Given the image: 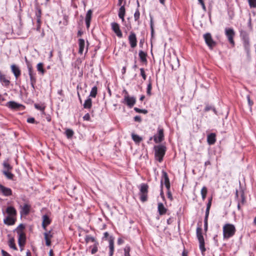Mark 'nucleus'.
<instances>
[{
    "label": "nucleus",
    "instance_id": "nucleus-1",
    "mask_svg": "<svg viewBox=\"0 0 256 256\" xmlns=\"http://www.w3.org/2000/svg\"><path fill=\"white\" fill-rule=\"evenodd\" d=\"M223 236L224 239H228L235 234L236 230L232 224H226L223 226Z\"/></svg>",
    "mask_w": 256,
    "mask_h": 256
},
{
    "label": "nucleus",
    "instance_id": "nucleus-2",
    "mask_svg": "<svg viewBox=\"0 0 256 256\" xmlns=\"http://www.w3.org/2000/svg\"><path fill=\"white\" fill-rule=\"evenodd\" d=\"M154 156L156 160L161 162L166 152V147L164 145H158L154 146Z\"/></svg>",
    "mask_w": 256,
    "mask_h": 256
},
{
    "label": "nucleus",
    "instance_id": "nucleus-3",
    "mask_svg": "<svg viewBox=\"0 0 256 256\" xmlns=\"http://www.w3.org/2000/svg\"><path fill=\"white\" fill-rule=\"evenodd\" d=\"M196 236L200 244V249L202 252L203 253L206 251V248L204 247V240L202 234L201 228H197Z\"/></svg>",
    "mask_w": 256,
    "mask_h": 256
},
{
    "label": "nucleus",
    "instance_id": "nucleus-4",
    "mask_svg": "<svg viewBox=\"0 0 256 256\" xmlns=\"http://www.w3.org/2000/svg\"><path fill=\"white\" fill-rule=\"evenodd\" d=\"M126 94L124 96L122 102L126 104L130 108H132L136 102V99L134 96H130L126 91L124 90Z\"/></svg>",
    "mask_w": 256,
    "mask_h": 256
},
{
    "label": "nucleus",
    "instance_id": "nucleus-5",
    "mask_svg": "<svg viewBox=\"0 0 256 256\" xmlns=\"http://www.w3.org/2000/svg\"><path fill=\"white\" fill-rule=\"evenodd\" d=\"M225 34L229 42L234 46V37L235 35L234 30L231 28H226L225 29Z\"/></svg>",
    "mask_w": 256,
    "mask_h": 256
},
{
    "label": "nucleus",
    "instance_id": "nucleus-6",
    "mask_svg": "<svg viewBox=\"0 0 256 256\" xmlns=\"http://www.w3.org/2000/svg\"><path fill=\"white\" fill-rule=\"evenodd\" d=\"M204 40L210 48H212L216 45V42L213 40L212 36L210 33H206L204 35Z\"/></svg>",
    "mask_w": 256,
    "mask_h": 256
},
{
    "label": "nucleus",
    "instance_id": "nucleus-7",
    "mask_svg": "<svg viewBox=\"0 0 256 256\" xmlns=\"http://www.w3.org/2000/svg\"><path fill=\"white\" fill-rule=\"evenodd\" d=\"M112 29L116 34V35L120 38L122 36V34L120 30L119 24L115 22L111 24Z\"/></svg>",
    "mask_w": 256,
    "mask_h": 256
},
{
    "label": "nucleus",
    "instance_id": "nucleus-8",
    "mask_svg": "<svg viewBox=\"0 0 256 256\" xmlns=\"http://www.w3.org/2000/svg\"><path fill=\"white\" fill-rule=\"evenodd\" d=\"M164 138V130L162 128H158L157 134L154 136V140L155 142L158 143L163 140Z\"/></svg>",
    "mask_w": 256,
    "mask_h": 256
},
{
    "label": "nucleus",
    "instance_id": "nucleus-9",
    "mask_svg": "<svg viewBox=\"0 0 256 256\" xmlns=\"http://www.w3.org/2000/svg\"><path fill=\"white\" fill-rule=\"evenodd\" d=\"M128 41L130 46L132 48H134L136 46L137 40L136 34L133 32H130V34L128 36Z\"/></svg>",
    "mask_w": 256,
    "mask_h": 256
},
{
    "label": "nucleus",
    "instance_id": "nucleus-10",
    "mask_svg": "<svg viewBox=\"0 0 256 256\" xmlns=\"http://www.w3.org/2000/svg\"><path fill=\"white\" fill-rule=\"evenodd\" d=\"M212 198H210L208 200V202L206 205V214H205V218H204V225L206 228L207 227V225H208V216L209 213H210V206L212 205Z\"/></svg>",
    "mask_w": 256,
    "mask_h": 256
},
{
    "label": "nucleus",
    "instance_id": "nucleus-11",
    "mask_svg": "<svg viewBox=\"0 0 256 256\" xmlns=\"http://www.w3.org/2000/svg\"><path fill=\"white\" fill-rule=\"evenodd\" d=\"M44 238L46 240V244L47 246H50L51 244V238L53 237V234L51 230L45 232L44 234Z\"/></svg>",
    "mask_w": 256,
    "mask_h": 256
},
{
    "label": "nucleus",
    "instance_id": "nucleus-12",
    "mask_svg": "<svg viewBox=\"0 0 256 256\" xmlns=\"http://www.w3.org/2000/svg\"><path fill=\"white\" fill-rule=\"evenodd\" d=\"M12 72L14 74L15 78L17 79L20 75L21 72L20 68L16 64H12L10 66Z\"/></svg>",
    "mask_w": 256,
    "mask_h": 256
},
{
    "label": "nucleus",
    "instance_id": "nucleus-13",
    "mask_svg": "<svg viewBox=\"0 0 256 256\" xmlns=\"http://www.w3.org/2000/svg\"><path fill=\"white\" fill-rule=\"evenodd\" d=\"M18 242L20 247H24L26 242V236L24 232L18 233Z\"/></svg>",
    "mask_w": 256,
    "mask_h": 256
},
{
    "label": "nucleus",
    "instance_id": "nucleus-14",
    "mask_svg": "<svg viewBox=\"0 0 256 256\" xmlns=\"http://www.w3.org/2000/svg\"><path fill=\"white\" fill-rule=\"evenodd\" d=\"M16 218L12 216H8L4 220V224L8 226H12L14 224Z\"/></svg>",
    "mask_w": 256,
    "mask_h": 256
},
{
    "label": "nucleus",
    "instance_id": "nucleus-15",
    "mask_svg": "<svg viewBox=\"0 0 256 256\" xmlns=\"http://www.w3.org/2000/svg\"><path fill=\"white\" fill-rule=\"evenodd\" d=\"M0 192L5 196H10L12 194L10 188H6L1 184H0Z\"/></svg>",
    "mask_w": 256,
    "mask_h": 256
},
{
    "label": "nucleus",
    "instance_id": "nucleus-16",
    "mask_svg": "<svg viewBox=\"0 0 256 256\" xmlns=\"http://www.w3.org/2000/svg\"><path fill=\"white\" fill-rule=\"evenodd\" d=\"M6 106L12 110H18L22 106V105L15 102L10 101L6 103Z\"/></svg>",
    "mask_w": 256,
    "mask_h": 256
},
{
    "label": "nucleus",
    "instance_id": "nucleus-17",
    "mask_svg": "<svg viewBox=\"0 0 256 256\" xmlns=\"http://www.w3.org/2000/svg\"><path fill=\"white\" fill-rule=\"evenodd\" d=\"M51 220L47 215L42 216V226L44 230H46V226L50 224Z\"/></svg>",
    "mask_w": 256,
    "mask_h": 256
},
{
    "label": "nucleus",
    "instance_id": "nucleus-18",
    "mask_svg": "<svg viewBox=\"0 0 256 256\" xmlns=\"http://www.w3.org/2000/svg\"><path fill=\"white\" fill-rule=\"evenodd\" d=\"M6 212L8 214V216L16 218V210L13 206H8L6 210Z\"/></svg>",
    "mask_w": 256,
    "mask_h": 256
},
{
    "label": "nucleus",
    "instance_id": "nucleus-19",
    "mask_svg": "<svg viewBox=\"0 0 256 256\" xmlns=\"http://www.w3.org/2000/svg\"><path fill=\"white\" fill-rule=\"evenodd\" d=\"M78 53L82 54L84 52L85 46V42L84 39L80 38L78 40Z\"/></svg>",
    "mask_w": 256,
    "mask_h": 256
},
{
    "label": "nucleus",
    "instance_id": "nucleus-20",
    "mask_svg": "<svg viewBox=\"0 0 256 256\" xmlns=\"http://www.w3.org/2000/svg\"><path fill=\"white\" fill-rule=\"evenodd\" d=\"M158 213L160 215L164 214L166 212L167 209L164 207L162 203H158Z\"/></svg>",
    "mask_w": 256,
    "mask_h": 256
},
{
    "label": "nucleus",
    "instance_id": "nucleus-21",
    "mask_svg": "<svg viewBox=\"0 0 256 256\" xmlns=\"http://www.w3.org/2000/svg\"><path fill=\"white\" fill-rule=\"evenodd\" d=\"M125 12L126 10L124 6H121L118 10V16L122 20V22H124V17L125 16Z\"/></svg>",
    "mask_w": 256,
    "mask_h": 256
},
{
    "label": "nucleus",
    "instance_id": "nucleus-22",
    "mask_svg": "<svg viewBox=\"0 0 256 256\" xmlns=\"http://www.w3.org/2000/svg\"><path fill=\"white\" fill-rule=\"evenodd\" d=\"M162 176L164 180V184L166 185V186L168 190H169L170 188V183L168 176L166 172L164 171L162 172Z\"/></svg>",
    "mask_w": 256,
    "mask_h": 256
},
{
    "label": "nucleus",
    "instance_id": "nucleus-23",
    "mask_svg": "<svg viewBox=\"0 0 256 256\" xmlns=\"http://www.w3.org/2000/svg\"><path fill=\"white\" fill-rule=\"evenodd\" d=\"M216 134L212 133L208 136L207 141L208 144H212L216 142Z\"/></svg>",
    "mask_w": 256,
    "mask_h": 256
},
{
    "label": "nucleus",
    "instance_id": "nucleus-24",
    "mask_svg": "<svg viewBox=\"0 0 256 256\" xmlns=\"http://www.w3.org/2000/svg\"><path fill=\"white\" fill-rule=\"evenodd\" d=\"M110 256H112L114 252V240L112 238H110L109 240Z\"/></svg>",
    "mask_w": 256,
    "mask_h": 256
},
{
    "label": "nucleus",
    "instance_id": "nucleus-25",
    "mask_svg": "<svg viewBox=\"0 0 256 256\" xmlns=\"http://www.w3.org/2000/svg\"><path fill=\"white\" fill-rule=\"evenodd\" d=\"M30 206L28 204H24L22 207L20 213L22 214L27 215L30 212Z\"/></svg>",
    "mask_w": 256,
    "mask_h": 256
},
{
    "label": "nucleus",
    "instance_id": "nucleus-26",
    "mask_svg": "<svg viewBox=\"0 0 256 256\" xmlns=\"http://www.w3.org/2000/svg\"><path fill=\"white\" fill-rule=\"evenodd\" d=\"M92 106V101L91 98H88L86 99L84 104V108H90Z\"/></svg>",
    "mask_w": 256,
    "mask_h": 256
},
{
    "label": "nucleus",
    "instance_id": "nucleus-27",
    "mask_svg": "<svg viewBox=\"0 0 256 256\" xmlns=\"http://www.w3.org/2000/svg\"><path fill=\"white\" fill-rule=\"evenodd\" d=\"M139 56L140 59V60L142 62H146V54L143 52L142 50H140L139 52Z\"/></svg>",
    "mask_w": 256,
    "mask_h": 256
},
{
    "label": "nucleus",
    "instance_id": "nucleus-28",
    "mask_svg": "<svg viewBox=\"0 0 256 256\" xmlns=\"http://www.w3.org/2000/svg\"><path fill=\"white\" fill-rule=\"evenodd\" d=\"M148 186L145 184H142L140 185V193H148Z\"/></svg>",
    "mask_w": 256,
    "mask_h": 256
},
{
    "label": "nucleus",
    "instance_id": "nucleus-29",
    "mask_svg": "<svg viewBox=\"0 0 256 256\" xmlns=\"http://www.w3.org/2000/svg\"><path fill=\"white\" fill-rule=\"evenodd\" d=\"M4 174L9 180H12L14 175L10 172V170H4L2 172Z\"/></svg>",
    "mask_w": 256,
    "mask_h": 256
},
{
    "label": "nucleus",
    "instance_id": "nucleus-30",
    "mask_svg": "<svg viewBox=\"0 0 256 256\" xmlns=\"http://www.w3.org/2000/svg\"><path fill=\"white\" fill-rule=\"evenodd\" d=\"M65 134L68 138H71L74 134V132L72 129L68 128L65 131Z\"/></svg>",
    "mask_w": 256,
    "mask_h": 256
},
{
    "label": "nucleus",
    "instance_id": "nucleus-31",
    "mask_svg": "<svg viewBox=\"0 0 256 256\" xmlns=\"http://www.w3.org/2000/svg\"><path fill=\"white\" fill-rule=\"evenodd\" d=\"M132 137L134 141L136 143H139L142 140V138L140 137L138 135L132 134Z\"/></svg>",
    "mask_w": 256,
    "mask_h": 256
},
{
    "label": "nucleus",
    "instance_id": "nucleus-32",
    "mask_svg": "<svg viewBox=\"0 0 256 256\" xmlns=\"http://www.w3.org/2000/svg\"><path fill=\"white\" fill-rule=\"evenodd\" d=\"M207 192H208L207 188L206 186H203L200 191V194L202 195V199L203 200H205Z\"/></svg>",
    "mask_w": 256,
    "mask_h": 256
},
{
    "label": "nucleus",
    "instance_id": "nucleus-33",
    "mask_svg": "<svg viewBox=\"0 0 256 256\" xmlns=\"http://www.w3.org/2000/svg\"><path fill=\"white\" fill-rule=\"evenodd\" d=\"M97 94V87L96 86H94L90 91V96L95 98Z\"/></svg>",
    "mask_w": 256,
    "mask_h": 256
},
{
    "label": "nucleus",
    "instance_id": "nucleus-34",
    "mask_svg": "<svg viewBox=\"0 0 256 256\" xmlns=\"http://www.w3.org/2000/svg\"><path fill=\"white\" fill-rule=\"evenodd\" d=\"M152 89V84L150 81L149 82L147 86L146 94L148 96H150L152 94L151 90Z\"/></svg>",
    "mask_w": 256,
    "mask_h": 256
},
{
    "label": "nucleus",
    "instance_id": "nucleus-35",
    "mask_svg": "<svg viewBox=\"0 0 256 256\" xmlns=\"http://www.w3.org/2000/svg\"><path fill=\"white\" fill-rule=\"evenodd\" d=\"M140 199L142 202L147 200L148 193H140Z\"/></svg>",
    "mask_w": 256,
    "mask_h": 256
},
{
    "label": "nucleus",
    "instance_id": "nucleus-36",
    "mask_svg": "<svg viewBox=\"0 0 256 256\" xmlns=\"http://www.w3.org/2000/svg\"><path fill=\"white\" fill-rule=\"evenodd\" d=\"M37 70L40 72L42 74L44 73V70L43 68V64L40 62L37 64Z\"/></svg>",
    "mask_w": 256,
    "mask_h": 256
},
{
    "label": "nucleus",
    "instance_id": "nucleus-37",
    "mask_svg": "<svg viewBox=\"0 0 256 256\" xmlns=\"http://www.w3.org/2000/svg\"><path fill=\"white\" fill-rule=\"evenodd\" d=\"M8 246L10 248H12L14 250H16L17 249L16 246L15 245V244H14V240L13 238H12L9 240Z\"/></svg>",
    "mask_w": 256,
    "mask_h": 256
},
{
    "label": "nucleus",
    "instance_id": "nucleus-38",
    "mask_svg": "<svg viewBox=\"0 0 256 256\" xmlns=\"http://www.w3.org/2000/svg\"><path fill=\"white\" fill-rule=\"evenodd\" d=\"M29 76H30V78L32 86L33 88H34V85L36 82V80L34 76L33 73L29 74Z\"/></svg>",
    "mask_w": 256,
    "mask_h": 256
},
{
    "label": "nucleus",
    "instance_id": "nucleus-39",
    "mask_svg": "<svg viewBox=\"0 0 256 256\" xmlns=\"http://www.w3.org/2000/svg\"><path fill=\"white\" fill-rule=\"evenodd\" d=\"M244 46L246 51L248 52L250 50L249 41L247 39H245L244 41Z\"/></svg>",
    "mask_w": 256,
    "mask_h": 256
},
{
    "label": "nucleus",
    "instance_id": "nucleus-40",
    "mask_svg": "<svg viewBox=\"0 0 256 256\" xmlns=\"http://www.w3.org/2000/svg\"><path fill=\"white\" fill-rule=\"evenodd\" d=\"M92 10H89L86 14V21L91 20L92 16Z\"/></svg>",
    "mask_w": 256,
    "mask_h": 256
},
{
    "label": "nucleus",
    "instance_id": "nucleus-41",
    "mask_svg": "<svg viewBox=\"0 0 256 256\" xmlns=\"http://www.w3.org/2000/svg\"><path fill=\"white\" fill-rule=\"evenodd\" d=\"M3 166L4 170H10L12 169V166L7 162H4L3 163Z\"/></svg>",
    "mask_w": 256,
    "mask_h": 256
},
{
    "label": "nucleus",
    "instance_id": "nucleus-42",
    "mask_svg": "<svg viewBox=\"0 0 256 256\" xmlns=\"http://www.w3.org/2000/svg\"><path fill=\"white\" fill-rule=\"evenodd\" d=\"M98 242H96L93 246V248L91 252L92 254H94L98 252Z\"/></svg>",
    "mask_w": 256,
    "mask_h": 256
},
{
    "label": "nucleus",
    "instance_id": "nucleus-43",
    "mask_svg": "<svg viewBox=\"0 0 256 256\" xmlns=\"http://www.w3.org/2000/svg\"><path fill=\"white\" fill-rule=\"evenodd\" d=\"M134 110L138 113H143V114H146L148 112V110L145 109H140L138 108H134Z\"/></svg>",
    "mask_w": 256,
    "mask_h": 256
},
{
    "label": "nucleus",
    "instance_id": "nucleus-44",
    "mask_svg": "<svg viewBox=\"0 0 256 256\" xmlns=\"http://www.w3.org/2000/svg\"><path fill=\"white\" fill-rule=\"evenodd\" d=\"M250 8H256V0H248Z\"/></svg>",
    "mask_w": 256,
    "mask_h": 256
},
{
    "label": "nucleus",
    "instance_id": "nucleus-45",
    "mask_svg": "<svg viewBox=\"0 0 256 256\" xmlns=\"http://www.w3.org/2000/svg\"><path fill=\"white\" fill-rule=\"evenodd\" d=\"M130 248L129 246H126L124 248V256H130Z\"/></svg>",
    "mask_w": 256,
    "mask_h": 256
},
{
    "label": "nucleus",
    "instance_id": "nucleus-46",
    "mask_svg": "<svg viewBox=\"0 0 256 256\" xmlns=\"http://www.w3.org/2000/svg\"><path fill=\"white\" fill-rule=\"evenodd\" d=\"M140 13L138 10H136L134 14V18L135 21H138L140 18Z\"/></svg>",
    "mask_w": 256,
    "mask_h": 256
},
{
    "label": "nucleus",
    "instance_id": "nucleus-47",
    "mask_svg": "<svg viewBox=\"0 0 256 256\" xmlns=\"http://www.w3.org/2000/svg\"><path fill=\"white\" fill-rule=\"evenodd\" d=\"M34 107L40 110H41L42 112H44V106H40L38 104H35Z\"/></svg>",
    "mask_w": 256,
    "mask_h": 256
},
{
    "label": "nucleus",
    "instance_id": "nucleus-48",
    "mask_svg": "<svg viewBox=\"0 0 256 256\" xmlns=\"http://www.w3.org/2000/svg\"><path fill=\"white\" fill-rule=\"evenodd\" d=\"M41 15H42V11H41V10L38 8H36V18H41Z\"/></svg>",
    "mask_w": 256,
    "mask_h": 256
},
{
    "label": "nucleus",
    "instance_id": "nucleus-49",
    "mask_svg": "<svg viewBox=\"0 0 256 256\" xmlns=\"http://www.w3.org/2000/svg\"><path fill=\"white\" fill-rule=\"evenodd\" d=\"M86 240L87 242H96V240H95V239L94 238L92 237V236H88L86 237Z\"/></svg>",
    "mask_w": 256,
    "mask_h": 256
},
{
    "label": "nucleus",
    "instance_id": "nucleus-50",
    "mask_svg": "<svg viewBox=\"0 0 256 256\" xmlns=\"http://www.w3.org/2000/svg\"><path fill=\"white\" fill-rule=\"evenodd\" d=\"M140 74H141L142 76V77L143 79L144 80H146V74H145L144 68H140Z\"/></svg>",
    "mask_w": 256,
    "mask_h": 256
},
{
    "label": "nucleus",
    "instance_id": "nucleus-51",
    "mask_svg": "<svg viewBox=\"0 0 256 256\" xmlns=\"http://www.w3.org/2000/svg\"><path fill=\"white\" fill-rule=\"evenodd\" d=\"M246 98H247V100L248 102V105H249L250 107L251 108L254 104L252 100H251L250 98V96L249 95H248L246 96Z\"/></svg>",
    "mask_w": 256,
    "mask_h": 256
},
{
    "label": "nucleus",
    "instance_id": "nucleus-52",
    "mask_svg": "<svg viewBox=\"0 0 256 256\" xmlns=\"http://www.w3.org/2000/svg\"><path fill=\"white\" fill-rule=\"evenodd\" d=\"M198 1L199 2V3L201 4V6H202V9L204 11H206V7L205 6L204 0H198Z\"/></svg>",
    "mask_w": 256,
    "mask_h": 256
},
{
    "label": "nucleus",
    "instance_id": "nucleus-53",
    "mask_svg": "<svg viewBox=\"0 0 256 256\" xmlns=\"http://www.w3.org/2000/svg\"><path fill=\"white\" fill-rule=\"evenodd\" d=\"M174 64H175V66L176 68H178L179 66V60L178 58H176L175 60H174Z\"/></svg>",
    "mask_w": 256,
    "mask_h": 256
},
{
    "label": "nucleus",
    "instance_id": "nucleus-54",
    "mask_svg": "<svg viewBox=\"0 0 256 256\" xmlns=\"http://www.w3.org/2000/svg\"><path fill=\"white\" fill-rule=\"evenodd\" d=\"M27 122L28 123L34 124L35 122L34 118H30L27 119Z\"/></svg>",
    "mask_w": 256,
    "mask_h": 256
},
{
    "label": "nucleus",
    "instance_id": "nucleus-55",
    "mask_svg": "<svg viewBox=\"0 0 256 256\" xmlns=\"http://www.w3.org/2000/svg\"><path fill=\"white\" fill-rule=\"evenodd\" d=\"M83 118L84 120H89L90 119V116L88 114H86L84 117H83Z\"/></svg>",
    "mask_w": 256,
    "mask_h": 256
},
{
    "label": "nucleus",
    "instance_id": "nucleus-56",
    "mask_svg": "<svg viewBox=\"0 0 256 256\" xmlns=\"http://www.w3.org/2000/svg\"><path fill=\"white\" fill-rule=\"evenodd\" d=\"M2 256H12L8 253L6 252L3 250H2Z\"/></svg>",
    "mask_w": 256,
    "mask_h": 256
},
{
    "label": "nucleus",
    "instance_id": "nucleus-57",
    "mask_svg": "<svg viewBox=\"0 0 256 256\" xmlns=\"http://www.w3.org/2000/svg\"><path fill=\"white\" fill-rule=\"evenodd\" d=\"M134 120L136 122H140L141 120H142V119H141V118L140 116H136L134 118Z\"/></svg>",
    "mask_w": 256,
    "mask_h": 256
},
{
    "label": "nucleus",
    "instance_id": "nucleus-58",
    "mask_svg": "<svg viewBox=\"0 0 256 256\" xmlns=\"http://www.w3.org/2000/svg\"><path fill=\"white\" fill-rule=\"evenodd\" d=\"M168 198L170 199V200H172V194L171 192H170L169 190H168Z\"/></svg>",
    "mask_w": 256,
    "mask_h": 256
},
{
    "label": "nucleus",
    "instance_id": "nucleus-59",
    "mask_svg": "<svg viewBox=\"0 0 256 256\" xmlns=\"http://www.w3.org/2000/svg\"><path fill=\"white\" fill-rule=\"evenodd\" d=\"M212 109V107L210 106H206L204 108L205 112H208V110Z\"/></svg>",
    "mask_w": 256,
    "mask_h": 256
},
{
    "label": "nucleus",
    "instance_id": "nucleus-60",
    "mask_svg": "<svg viewBox=\"0 0 256 256\" xmlns=\"http://www.w3.org/2000/svg\"><path fill=\"white\" fill-rule=\"evenodd\" d=\"M150 28H154V23H153V18L152 16H150Z\"/></svg>",
    "mask_w": 256,
    "mask_h": 256
},
{
    "label": "nucleus",
    "instance_id": "nucleus-61",
    "mask_svg": "<svg viewBox=\"0 0 256 256\" xmlns=\"http://www.w3.org/2000/svg\"><path fill=\"white\" fill-rule=\"evenodd\" d=\"M28 74H32V68L31 66H28Z\"/></svg>",
    "mask_w": 256,
    "mask_h": 256
},
{
    "label": "nucleus",
    "instance_id": "nucleus-62",
    "mask_svg": "<svg viewBox=\"0 0 256 256\" xmlns=\"http://www.w3.org/2000/svg\"><path fill=\"white\" fill-rule=\"evenodd\" d=\"M124 242V240L122 238H118V244H121Z\"/></svg>",
    "mask_w": 256,
    "mask_h": 256
},
{
    "label": "nucleus",
    "instance_id": "nucleus-63",
    "mask_svg": "<svg viewBox=\"0 0 256 256\" xmlns=\"http://www.w3.org/2000/svg\"><path fill=\"white\" fill-rule=\"evenodd\" d=\"M86 23L87 28H88L90 26V20L86 21Z\"/></svg>",
    "mask_w": 256,
    "mask_h": 256
},
{
    "label": "nucleus",
    "instance_id": "nucleus-64",
    "mask_svg": "<svg viewBox=\"0 0 256 256\" xmlns=\"http://www.w3.org/2000/svg\"><path fill=\"white\" fill-rule=\"evenodd\" d=\"M36 21H37V23H38V25H40V23H41V20H40V18H36Z\"/></svg>",
    "mask_w": 256,
    "mask_h": 256
}]
</instances>
